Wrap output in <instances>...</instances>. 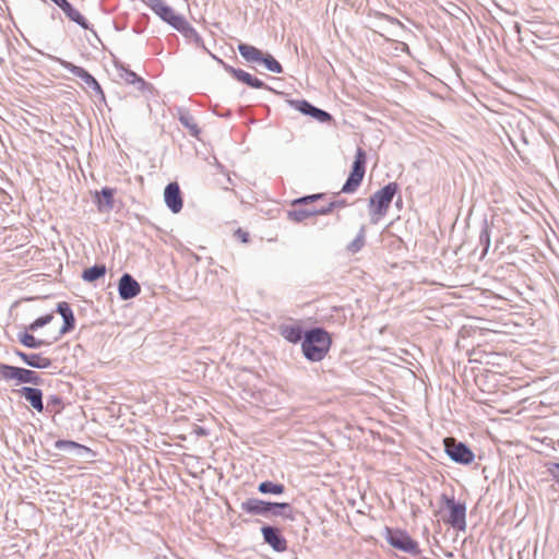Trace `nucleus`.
I'll return each instance as SVG.
<instances>
[{
  "mask_svg": "<svg viewBox=\"0 0 559 559\" xmlns=\"http://www.w3.org/2000/svg\"><path fill=\"white\" fill-rule=\"evenodd\" d=\"M324 193H316L298 198L292 202V209L287 211V217L295 223H301L307 218L317 215H326L332 213L334 203H328L322 206H311L312 203L324 198Z\"/></svg>",
  "mask_w": 559,
  "mask_h": 559,
  "instance_id": "f257e3e1",
  "label": "nucleus"
},
{
  "mask_svg": "<svg viewBox=\"0 0 559 559\" xmlns=\"http://www.w3.org/2000/svg\"><path fill=\"white\" fill-rule=\"evenodd\" d=\"M332 338L329 332L321 328L306 332L301 349L305 357L310 361H321L330 352Z\"/></svg>",
  "mask_w": 559,
  "mask_h": 559,
  "instance_id": "f03ea898",
  "label": "nucleus"
},
{
  "mask_svg": "<svg viewBox=\"0 0 559 559\" xmlns=\"http://www.w3.org/2000/svg\"><path fill=\"white\" fill-rule=\"evenodd\" d=\"M399 186L396 182H390L380 190L376 191L369 200L370 212L382 216L386 213Z\"/></svg>",
  "mask_w": 559,
  "mask_h": 559,
  "instance_id": "7ed1b4c3",
  "label": "nucleus"
},
{
  "mask_svg": "<svg viewBox=\"0 0 559 559\" xmlns=\"http://www.w3.org/2000/svg\"><path fill=\"white\" fill-rule=\"evenodd\" d=\"M366 159V152L362 148L358 147L355 155V160L353 163L352 171L346 182L343 185L341 192L353 193L357 190L365 176Z\"/></svg>",
  "mask_w": 559,
  "mask_h": 559,
  "instance_id": "20e7f679",
  "label": "nucleus"
},
{
  "mask_svg": "<svg viewBox=\"0 0 559 559\" xmlns=\"http://www.w3.org/2000/svg\"><path fill=\"white\" fill-rule=\"evenodd\" d=\"M385 539L393 548L412 555L419 554L418 543L403 530L386 527Z\"/></svg>",
  "mask_w": 559,
  "mask_h": 559,
  "instance_id": "39448f33",
  "label": "nucleus"
},
{
  "mask_svg": "<svg viewBox=\"0 0 559 559\" xmlns=\"http://www.w3.org/2000/svg\"><path fill=\"white\" fill-rule=\"evenodd\" d=\"M447 514L443 521L454 530L465 531L466 528V508L464 504L455 502L453 499L445 501Z\"/></svg>",
  "mask_w": 559,
  "mask_h": 559,
  "instance_id": "423d86ee",
  "label": "nucleus"
},
{
  "mask_svg": "<svg viewBox=\"0 0 559 559\" xmlns=\"http://www.w3.org/2000/svg\"><path fill=\"white\" fill-rule=\"evenodd\" d=\"M447 454L456 463L469 464L474 461L473 451L464 443L456 441L454 438L448 437L443 441Z\"/></svg>",
  "mask_w": 559,
  "mask_h": 559,
  "instance_id": "0eeeda50",
  "label": "nucleus"
},
{
  "mask_svg": "<svg viewBox=\"0 0 559 559\" xmlns=\"http://www.w3.org/2000/svg\"><path fill=\"white\" fill-rule=\"evenodd\" d=\"M145 3L156 15L164 22L171 25L174 28L178 23H181L182 15L176 14L174 10L164 3L163 0H141Z\"/></svg>",
  "mask_w": 559,
  "mask_h": 559,
  "instance_id": "6e6552de",
  "label": "nucleus"
},
{
  "mask_svg": "<svg viewBox=\"0 0 559 559\" xmlns=\"http://www.w3.org/2000/svg\"><path fill=\"white\" fill-rule=\"evenodd\" d=\"M0 376L5 380H16L21 383H36L37 381L34 371L9 365H0Z\"/></svg>",
  "mask_w": 559,
  "mask_h": 559,
  "instance_id": "1a4fd4ad",
  "label": "nucleus"
},
{
  "mask_svg": "<svg viewBox=\"0 0 559 559\" xmlns=\"http://www.w3.org/2000/svg\"><path fill=\"white\" fill-rule=\"evenodd\" d=\"M274 508L290 509L286 502H266L259 499H249L241 503V509L250 514H265Z\"/></svg>",
  "mask_w": 559,
  "mask_h": 559,
  "instance_id": "9d476101",
  "label": "nucleus"
},
{
  "mask_svg": "<svg viewBox=\"0 0 559 559\" xmlns=\"http://www.w3.org/2000/svg\"><path fill=\"white\" fill-rule=\"evenodd\" d=\"M289 104L298 111L302 112L304 115L312 117L319 122H330L333 120L332 116L328 111L313 106L312 104L305 99L289 100Z\"/></svg>",
  "mask_w": 559,
  "mask_h": 559,
  "instance_id": "9b49d317",
  "label": "nucleus"
},
{
  "mask_svg": "<svg viewBox=\"0 0 559 559\" xmlns=\"http://www.w3.org/2000/svg\"><path fill=\"white\" fill-rule=\"evenodd\" d=\"M219 62L223 64L225 71L231 74L237 81L247 84L248 86L253 88H269L263 81L259 80L255 76H252L250 73L241 69H236L229 64H226L223 60H219Z\"/></svg>",
  "mask_w": 559,
  "mask_h": 559,
  "instance_id": "f8f14e48",
  "label": "nucleus"
},
{
  "mask_svg": "<svg viewBox=\"0 0 559 559\" xmlns=\"http://www.w3.org/2000/svg\"><path fill=\"white\" fill-rule=\"evenodd\" d=\"M164 200L166 205L173 213H179L182 209V198L180 188L177 182H170L164 191Z\"/></svg>",
  "mask_w": 559,
  "mask_h": 559,
  "instance_id": "ddd939ff",
  "label": "nucleus"
},
{
  "mask_svg": "<svg viewBox=\"0 0 559 559\" xmlns=\"http://www.w3.org/2000/svg\"><path fill=\"white\" fill-rule=\"evenodd\" d=\"M57 311L63 318V325L58 330L57 334L52 336V341H58L62 335L70 332L74 328L75 323L73 311L68 302H59Z\"/></svg>",
  "mask_w": 559,
  "mask_h": 559,
  "instance_id": "4468645a",
  "label": "nucleus"
},
{
  "mask_svg": "<svg viewBox=\"0 0 559 559\" xmlns=\"http://www.w3.org/2000/svg\"><path fill=\"white\" fill-rule=\"evenodd\" d=\"M118 290L121 299L128 300L141 293V286L130 274H123L119 280Z\"/></svg>",
  "mask_w": 559,
  "mask_h": 559,
  "instance_id": "2eb2a0df",
  "label": "nucleus"
},
{
  "mask_svg": "<svg viewBox=\"0 0 559 559\" xmlns=\"http://www.w3.org/2000/svg\"><path fill=\"white\" fill-rule=\"evenodd\" d=\"M262 534L265 543H267L275 551L282 552L287 548L286 539L280 534L278 530L264 526L262 527Z\"/></svg>",
  "mask_w": 559,
  "mask_h": 559,
  "instance_id": "dca6fc26",
  "label": "nucleus"
},
{
  "mask_svg": "<svg viewBox=\"0 0 559 559\" xmlns=\"http://www.w3.org/2000/svg\"><path fill=\"white\" fill-rule=\"evenodd\" d=\"M53 60L60 63V66L68 70L71 74L80 78L88 87L90 86H96V80L95 78L90 74L85 69L82 67L75 66L69 61H66L63 59L53 57Z\"/></svg>",
  "mask_w": 559,
  "mask_h": 559,
  "instance_id": "f3484780",
  "label": "nucleus"
},
{
  "mask_svg": "<svg viewBox=\"0 0 559 559\" xmlns=\"http://www.w3.org/2000/svg\"><path fill=\"white\" fill-rule=\"evenodd\" d=\"M56 5H58L67 17L76 24H79L84 29H88V23L86 19L72 7V4L68 0H51Z\"/></svg>",
  "mask_w": 559,
  "mask_h": 559,
  "instance_id": "a211bd4d",
  "label": "nucleus"
},
{
  "mask_svg": "<svg viewBox=\"0 0 559 559\" xmlns=\"http://www.w3.org/2000/svg\"><path fill=\"white\" fill-rule=\"evenodd\" d=\"M16 356H19L26 365L38 368V369H45L50 367L51 359L44 356L43 354H25L23 352L17 350Z\"/></svg>",
  "mask_w": 559,
  "mask_h": 559,
  "instance_id": "6ab92c4d",
  "label": "nucleus"
},
{
  "mask_svg": "<svg viewBox=\"0 0 559 559\" xmlns=\"http://www.w3.org/2000/svg\"><path fill=\"white\" fill-rule=\"evenodd\" d=\"M20 393L36 411L43 412V393L39 389L24 386L20 390Z\"/></svg>",
  "mask_w": 559,
  "mask_h": 559,
  "instance_id": "aec40b11",
  "label": "nucleus"
},
{
  "mask_svg": "<svg viewBox=\"0 0 559 559\" xmlns=\"http://www.w3.org/2000/svg\"><path fill=\"white\" fill-rule=\"evenodd\" d=\"M97 199L98 210L100 212H108L114 206V190L110 188H103L100 192L95 194Z\"/></svg>",
  "mask_w": 559,
  "mask_h": 559,
  "instance_id": "412c9836",
  "label": "nucleus"
},
{
  "mask_svg": "<svg viewBox=\"0 0 559 559\" xmlns=\"http://www.w3.org/2000/svg\"><path fill=\"white\" fill-rule=\"evenodd\" d=\"M178 119L180 123L187 128L192 136L198 138L200 134V128L194 117L186 109L178 110Z\"/></svg>",
  "mask_w": 559,
  "mask_h": 559,
  "instance_id": "4be33fe9",
  "label": "nucleus"
},
{
  "mask_svg": "<svg viewBox=\"0 0 559 559\" xmlns=\"http://www.w3.org/2000/svg\"><path fill=\"white\" fill-rule=\"evenodd\" d=\"M238 51L248 62L260 63L263 56V52L260 49L243 43L238 45Z\"/></svg>",
  "mask_w": 559,
  "mask_h": 559,
  "instance_id": "5701e85b",
  "label": "nucleus"
},
{
  "mask_svg": "<svg viewBox=\"0 0 559 559\" xmlns=\"http://www.w3.org/2000/svg\"><path fill=\"white\" fill-rule=\"evenodd\" d=\"M178 32H180L186 38L193 40L198 45L202 43L201 36L198 32L191 26V24L182 16L181 23H178L175 27Z\"/></svg>",
  "mask_w": 559,
  "mask_h": 559,
  "instance_id": "b1692460",
  "label": "nucleus"
},
{
  "mask_svg": "<svg viewBox=\"0 0 559 559\" xmlns=\"http://www.w3.org/2000/svg\"><path fill=\"white\" fill-rule=\"evenodd\" d=\"M17 338L21 342V344H23L24 346H26L28 348H37L43 345H49L53 342L52 340L51 341L37 340V338H35V336L33 334H31L28 332L20 333L17 335Z\"/></svg>",
  "mask_w": 559,
  "mask_h": 559,
  "instance_id": "393cba45",
  "label": "nucleus"
},
{
  "mask_svg": "<svg viewBox=\"0 0 559 559\" xmlns=\"http://www.w3.org/2000/svg\"><path fill=\"white\" fill-rule=\"evenodd\" d=\"M106 266L104 264H96L92 267L85 269L82 278L86 282H94L106 274Z\"/></svg>",
  "mask_w": 559,
  "mask_h": 559,
  "instance_id": "a878e982",
  "label": "nucleus"
},
{
  "mask_svg": "<svg viewBox=\"0 0 559 559\" xmlns=\"http://www.w3.org/2000/svg\"><path fill=\"white\" fill-rule=\"evenodd\" d=\"M120 78L128 84H133L138 90H143L145 81L129 69L121 68Z\"/></svg>",
  "mask_w": 559,
  "mask_h": 559,
  "instance_id": "bb28decb",
  "label": "nucleus"
},
{
  "mask_svg": "<svg viewBox=\"0 0 559 559\" xmlns=\"http://www.w3.org/2000/svg\"><path fill=\"white\" fill-rule=\"evenodd\" d=\"M282 336L290 343H297L302 337V331L298 325L283 326L281 330Z\"/></svg>",
  "mask_w": 559,
  "mask_h": 559,
  "instance_id": "cd10ccee",
  "label": "nucleus"
},
{
  "mask_svg": "<svg viewBox=\"0 0 559 559\" xmlns=\"http://www.w3.org/2000/svg\"><path fill=\"white\" fill-rule=\"evenodd\" d=\"M260 63H263L264 67L271 72H274V73L283 72V67L281 66V63L277 60H275L273 58V56H271L270 53H263Z\"/></svg>",
  "mask_w": 559,
  "mask_h": 559,
  "instance_id": "c85d7f7f",
  "label": "nucleus"
},
{
  "mask_svg": "<svg viewBox=\"0 0 559 559\" xmlns=\"http://www.w3.org/2000/svg\"><path fill=\"white\" fill-rule=\"evenodd\" d=\"M285 490L284 485L282 484H274L272 481H263L259 485V491L261 493H274V495H281Z\"/></svg>",
  "mask_w": 559,
  "mask_h": 559,
  "instance_id": "c756f323",
  "label": "nucleus"
},
{
  "mask_svg": "<svg viewBox=\"0 0 559 559\" xmlns=\"http://www.w3.org/2000/svg\"><path fill=\"white\" fill-rule=\"evenodd\" d=\"M53 314L52 313H48V314H45L43 317H39L37 318L33 323H31L28 326H27V330L28 331H32V332H35L37 331L38 329L49 324L52 320H53Z\"/></svg>",
  "mask_w": 559,
  "mask_h": 559,
  "instance_id": "7c9ffc66",
  "label": "nucleus"
},
{
  "mask_svg": "<svg viewBox=\"0 0 559 559\" xmlns=\"http://www.w3.org/2000/svg\"><path fill=\"white\" fill-rule=\"evenodd\" d=\"M47 407L51 408L53 413H60L61 409L63 408L61 400L57 396H52L49 399Z\"/></svg>",
  "mask_w": 559,
  "mask_h": 559,
  "instance_id": "2f4dec72",
  "label": "nucleus"
},
{
  "mask_svg": "<svg viewBox=\"0 0 559 559\" xmlns=\"http://www.w3.org/2000/svg\"><path fill=\"white\" fill-rule=\"evenodd\" d=\"M236 240L240 242H248L249 241V234L240 228H238L234 234Z\"/></svg>",
  "mask_w": 559,
  "mask_h": 559,
  "instance_id": "473e14b6",
  "label": "nucleus"
},
{
  "mask_svg": "<svg viewBox=\"0 0 559 559\" xmlns=\"http://www.w3.org/2000/svg\"><path fill=\"white\" fill-rule=\"evenodd\" d=\"M479 242L480 245H490V237L487 226L481 230L479 235Z\"/></svg>",
  "mask_w": 559,
  "mask_h": 559,
  "instance_id": "72a5a7b5",
  "label": "nucleus"
},
{
  "mask_svg": "<svg viewBox=\"0 0 559 559\" xmlns=\"http://www.w3.org/2000/svg\"><path fill=\"white\" fill-rule=\"evenodd\" d=\"M364 242V228L360 229L358 236L352 241L350 245H361Z\"/></svg>",
  "mask_w": 559,
  "mask_h": 559,
  "instance_id": "f704fd0d",
  "label": "nucleus"
},
{
  "mask_svg": "<svg viewBox=\"0 0 559 559\" xmlns=\"http://www.w3.org/2000/svg\"><path fill=\"white\" fill-rule=\"evenodd\" d=\"M96 94H98L103 99L105 98L104 92L99 85V83L96 81V86H90Z\"/></svg>",
  "mask_w": 559,
  "mask_h": 559,
  "instance_id": "c9c22d12",
  "label": "nucleus"
},
{
  "mask_svg": "<svg viewBox=\"0 0 559 559\" xmlns=\"http://www.w3.org/2000/svg\"><path fill=\"white\" fill-rule=\"evenodd\" d=\"M96 94H98L103 99L105 98L104 92L99 85V83L96 81V86H90Z\"/></svg>",
  "mask_w": 559,
  "mask_h": 559,
  "instance_id": "e433bc0d",
  "label": "nucleus"
},
{
  "mask_svg": "<svg viewBox=\"0 0 559 559\" xmlns=\"http://www.w3.org/2000/svg\"><path fill=\"white\" fill-rule=\"evenodd\" d=\"M67 444L70 447H78V444L73 441H58L57 447L60 448L61 445Z\"/></svg>",
  "mask_w": 559,
  "mask_h": 559,
  "instance_id": "4c0bfd02",
  "label": "nucleus"
},
{
  "mask_svg": "<svg viewBox=\"0 0 559 559\" xmlns=\"http://www.w3.org/2000/svg\"><path fill=\"white\" fill-rule=\"evenodd\" d=\"M330 203H334L333 210L336 207L345 206V201H331Z\"/></svg>",
  "mask_w": 559,
  "mask_h": 559,
  "instance_id": "58836bf2",
  "label": "nucleus"
},
{
  "mask_svg": "<svg viewBox=\"0 0 559 559\" xmlns=\"http://www.w3.org/2000/svg\"><path fill=\"white\" fill-rule=\"evenodd\" d=\"M555 477H559V463L554 464V469H550Z\"/></svg>",
  "mask_w": 559,
  "mask_h": 559,
  "instance_id": "ea45409f",
  "label": "nucleus"
}]
</instances>
